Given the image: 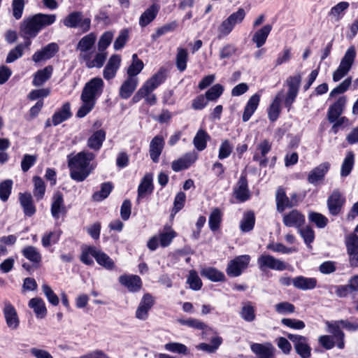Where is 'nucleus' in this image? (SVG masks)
I'll list each match as a JSON object with an SVG mask.
<instances>
[{
  "instance_id": "13",
  "label": "nucleus",
  "mask_w": 358,
  "mask_h": 358,
  "mask_svg": "<svg viewBox=\"0 0 358 358\" xmlns=\"http://www.w3.org/2000/svg\"><path fill=\"white\" fill-rule=\"evenodd\" d=\"M154 298L148 293L143 295L136 310L137 319L145 321L148 319L149 310L154 305Z\"/></svg>"
},
{
  "instance_id": "21",
  "label": "nucleus",
  "mask_w": 358,
  "mask_h": 358,
  "mask_svg": "<svg viewBox=\"0 0 358 358\" xmlns=\"http://www.w3.org/2000/svg\"><path fill=\"white\" fill-rule=\"evenodd\" d=\"M119 282L131 292H136L139 291L142 287V282L140 277L136 275H120L119 278Z\"/></svg>"
},
{
  "instance_id": "63",
  "label": "nucleus",
  "mask_w": 358,
  "mask_h": 358,
  "mask_svg": "<svg viewBox=\"0 0 358 358\" xmlns=\"http://www.w3.org/2000/svg\"><path fill=\"white\" fill-rule=\"evenodd\" d=\"M24 6V0H13L11 7L13 11V16L15 20H20L22 17Z\"/></svg>"
},
{
  "instance_id": "55",
  "label": "nucleus",
  "mask_w": 358,
  "mask_h": 358,
  "mask_svg": "<svg viewBox=\"0 0 358 358\" xmlns=\"http://www.w3.org/2000/svg\"><path fill=\"white\" fill-rule=\"evenodd\" d=\"M113 189V186L110 182H105L101 185V189L95 192L92 195V199L95 201H101L110 194Z\"/></svg>"
},
{
  "instance_id": "42",
  "label": "nucleus",
  "mask_w": 358,
  "mask_h": 358,
  "mask_svg": "<svg viewBox=\"0 0 358 358\" xmlns=\"http://www.w3.org/2000/svg\"><path fill=\"white\" fill-rule=\"evenodd\" d=\"M210 139V136L203 129H200L196 134L193 139V144L199 151L203 150L207 146V142Z\"/></svg>"
},
{
  "instance_id": "27",
  "label": "nucleus",
  "mask_w": 358,
  "mask_h": 358,
  "mask_svg": "<svg viewBox=\"0 0 358 358\" xmlns=\"http://www.w3.org/2000/svg\"><path fill=\"white\" fill-rule=\"evenodd\" d=\"M66 213L63 196L60 192H56L52 196L51 214L55 219H59L60 215Z\"/></svg>"
},
{
  "instance_id": "48",
  "label": "nucleus",
  "mask_w": 358,
  "mask_h": 358,
  "mask_svg": "<svg viewBox=\"0 0 358 358\" xmlns=\"http://www.w3.org/2000/svg\"><path fill=\"white\" fill-rule=\"evenodd\" d=\"M222 217V213L219 208L213 209L208 219L209 227L212 231H216L220 228Z\"/></svg>"
},
{
  "instance_id": "60",
  "label": "nucleus",
  "mask_w": 358,
  "mask_h": 358,
  "mask_svg": "<svg viewBox=\"0 0 358 358\" xmlns=\"http://www.w3.org/2000/svg\"><path fill=\"white\" fill-rule=\"evenodd\" d=\"M326 324L328 327L327 331L332 334L333 336L337 338L339 337H345V334L341 330V324L340 320L326 322Z\"/></svg>"
},
{
  "instance_id": "47",
  "label": "nucleus",
  "mask_w": 358,
  "mask_h": 358,
  "mask_svg": "<svg viewBox=\"0 0 358 358\" xmlns=\"http://www.w3.org/2000/svg\"><path fill=\"white\" fill-rule=\"evenodd\" d=\"M94 255H96L95 259L100 266L108 270L115 268V262L107 254L97 249Z\"/></svg>"
},
{
  "instance_id": "46",
  "label": "nucleus",
  "mask_w": 358,
  "mask_h": 358,
  "mask_svg": "<svg viewBox=\"0 0 358 358\" xmlns=\"http://www.w3.org/2000/svg\"><path fill=\"white\" fill-rule=\"evenodd\" d=\"M176 236V233L171 227H164L162 232L159 235L160 245L164 248L169 246Z\"/></svg>"
},
{
  "instance_id": "50",
  "label": "nucleus",
  "mask_w": 358,
  "mask_h": 358,
  "mask_svg": "<svg viewBox=\"0 0 358 358\" xmlns=\"http://www.w3.org/2000/svg\"><path fill=\"white\" fill-rule=\"evenodd\" d=\"M354 159H355V155H354L353 152H348L346 157H345V158L342 164V166H341V176L345 177V176H348L350 173V172L353 168V165H354Z\"/></svg>"
},
{
  "instance_id": "54",
  "label": "nucleus",
  "mask_w": 358,
  "mask_h": 358,
  "mask_svg": "<svg viewBox=\"0 0 358 358\" xmlns=\"http://www.w3.org/2000/svg\"><path fill=\"white\" fill-rule=\"evenodd\" d=\"M61 231L59 230L50 231L44 234L41 239L42 245L44 248L49 247L51 244H55L59 239Z\"/></svg>"
},
{
  "instance_id": "61",
  "label": "nucleus",
  "mask_w": 358,
  "mask_h": 358,
  "mask_svg": "<svg viewBox=\"0 0 358 358\" xmlns=\"http://www.w3.org/2000/svg\"><path fill=\"white\" fill-rule=\"evenodd\" d=\"M152 178L149 176L144 177L138 189V196L143 197L147 193L152 192Z\"/></svg>"
},
{
  "instance_id": "44",
  "label": "nucleus",
  "mask_w": 358,
  "mask_h": 358,
  "mask_svg": "<svg viewBox=\"0 0 358 358\" xmlns=\"http://www.w3.org/2000/svg\"><path fill=\"white\" fill-rule=\"evenodd\" d=\"M144 67L143 62L138 59L136 54L132 55L131 64L127 69V73L129 78H137L136 76L141 73Z\"/></svg>"
},
{
  "instance_id": "64",
  "label": "nucleus",
  "mask_w": 358,
  "mask_h": 358,
  "mask_svg": "<svg viewBox=\"0 0 358 358\" xmlns=\"http://www.w3.org/2000/svg\"><path fill=\"white\" fill-rule=\"evenodd\" d=\"M187 282L189 285L190 288L194 290H199L202 286V282L200 278L194 270L189 271Z\"/></svg>"
},
{
  "instance_id": "34",
  "label": "nucleus",
  "mask_w": 358,
  "mask_h": 358,
  "mask_svg": "<svg viewBox=\"0 0 358 358\" xmlns=\"http://www.w3.org/2000/svg\"><path fill=\"white\" fill-rule=\"evenodd\" d=\"M29 307L33 310L38 318H44L47 315V308L44 301L39 298L35 297L29 301Z\"/></svg>"
},
{
  "instance_id": "49",
  "label": "nucleus",
  "mask_w": 358,
  "mask_h": 358,
  "mask_svg": "<svg viewBox=\"0 0 358 358\" xmlns=\"http://www.w3.org/2000/svg\"><path fill=\"white\" fill-rule=\"evenodd\" d=\"M255 222V215L249 211L244 214V216L240 223V229L243 232H248L254 227Z\"/></svg>"
},
{
  "instance_id": "37",
  "label": "nucleus",
  "mask_w": 358,
  "mask_h": 358,
  "mask_svg": "<svg viewBox=\"0 0 358 358\" xmlns=\"http://www.w3.org/2000/svg\"><path fill=\"white\" fill-rule=\"evenodd\" d=\"M238 187L235 189L236 198L241 201H245L250 198V193L248 188V182L245 176H242L238 180Z\"/></svg>"
},
{
  "instance_id": "28",
  "label": "nucleus",
  "mask_w": 358,
  "mask_h": 358,
  "mask_svg": "<svg viewBox=\"0 0 358 358\" xmlns=\"http://www.w3.org/2000/svg\"><path fill=\"white\" fill-rule=\"evenodd\" d=\"M164 145V140L161 136H156L151 141L149 152L150 157L154 162H158Z\"/></svg>"
},
{
  "instance_id": "43",
  "label": "nucleus",
  "mask_w": 358,
  "mask_h": 358,
  "mask_svg": "<svg viewBox=\"0 0 358 358\" xmlns=\"http://www.w3.org/2000/svg\"><path fill=\"white\" fill-rule=\"evenodd\" d=\"M275 200L278 212H282L285 208L293 206L292 201H289L282 188L278 189L275 194Z\"/></svg>"
},
{
  "instance_id": "9",
  "label": "nucleus",
  "mask_w": 358,
  "mask_h": 358,
  "mask_svg": "<svg viewBox=\"0 0 358 358\" xmlns=\"http://www.w3.org/2000/svg\"><path fill=\"white\" fill-rule=\"evenodd\" d=\"M257 264L261 270L270 268L282 271L287 268V264L283 261L276 259L272 255L263 254L257 259Z\"/></svg>"
},
{
  "instance_id": "26",
  "label": "nucleus",
  "mask_w": 358,
  "mask_h": 358,
  "mask_svg": "<svg viewBox=\"0 0 358 358\" xmlns=\"http://www.w3.org/2000/svg\"><path fill=\"white\" fill-rule=\"evenodd\" d=\"M121 57L120 55H114L110 57L103 70V77L106 80L113 78L120 66Z\"/></svg>"
},
{
  "instance_id": "11",
  "label": "nucleus",
  "mask_w": 358,
  "mask_h": 358,
  "mask_svg": "<svg viewBox=\"0 0 358 358\" xmlns=\"http://www.w3.org/2000/svg\"><path fill=\"white\" fill-rule=\"evenodd\" d=\"M345 203V196L338 189H334L327 201L329 213L334 216L338 215L341 213Z\"/></svg>"
},
{
  "instance_id": "5",
  "label": "nucleus",
  "mask_w": 358,
  "mask_h": 358,
  "mask_svg": "<svg viewBox=\"0 0 358 358\" xmlns=\"http://www.w3.org/2000/svg\"><path fill=\"white\" fill-rule=\"evenodd\" d=\"M356 55L355 47L351 46L346 50L338 68L333 72L332 79L334 82L341 80L349 73L355 62Z\"/></svg>"
},
{
  "instance_id": "59",
  "label": "nucleus",
  "mask_w": 358,
  "mask_h": 358,
  "mask_svg": "<svg viewBox=\"0 0 358 358\" xmlns=\"http://www.w3.org/2000/svg\"><path fill=\"white\" fill-rule=\"evenodd\" d=\"M177 322L183 326H187L190 328L195 329H204L206 325L198 319L195 318H187V319H178Z\"/></svg>"
},
{
  "instance_id": "38",
  "label": "nucleus",
  "mask_w": 358,
  "mask_h": 358,
  "mask_svg": "<svg viewBox=\"0 0 358 358\" xmlns=\"http://www.w3.org/2000/svg\"><path fill=\"white\" fill-rule=\"evenodd\" d=\"M53 69L51 66H48L43 69L38 71L34 76L33 85L34 86H41L43 85L52 76Z\"/></svg>"
},
{
  "instance_id": "56",
  "label": "nucleus",
  "mask_w": 358,
  "mask_h": 358,
  "mask_svg": "<svg viewBox=\"0 0 358 358\" xmlns=\"http://www.w3.org/2000/svg\"><path fill=\"white\" fill-rule=\"evenodd\" d=\"M308 220L313 222L318 228H324L328 223V219L323 215L316 212H310Z\"/></svg>"
},
{
  "instance_id": "16",
  "label": "nucleus",
  "mask_w": 358,
  "mask_h": 358,
  "mask_svg": "<svg viewBox=\"0 0 358 358\" xmlns=\"http://www.w3.org/2000/svg\"><path fill=\"white\" fill-rule=\"evenodd\" d=\"M252 352L257 358H273L275 349L271 343H257L250 345Z\"/></svg>"
},
{
  "instance_id": "35",
  "label": "nucleus",
  "mask_w": 358,
  "mask_h": 358,
  "mask_svg": "<svg viewBox=\"0 0 358 358\" xmlns=\"http://www.w3.org/2000/svg\"><path fill=\"white\" fill-rule=\"evenodd\" d=\"M159 9V7L157 4H152L146 9L139 18L140 26L144 27L150 23L157 16Z\"/></svg>"
},
{
  "instance_id": "2",
  "label": "nucleus",
  "mask_w": 358,
  "mask_h": 358,
  "mask_svg": "<svg viewBox=\"0 0 358 358\" xmlns=\"http://www.w3.org/2000/svg\"><path fill=\"white\" fill-rule=\"evenodd\" d=\"M55 20L54 14L38 13L27 17L20 27L21 36L26 38H34L43 28L52 24Z\"/></svg>"
},
{
  "instance_id": "52",
  "label": "nucleus",
  "mask_w": 358,
  "mask_h": 358,
  "mask_svg": "<svg viewBox=\"0 0 358 358\" xmlns=\"http://www.w3.org/2000/svg\"><path fill=\"white\" fill-rule=\"evenodd\" d=\"M188 52L187 50L181 48L177 49L176 66L180 71H184L187 68Z\"/></svg>"
},
{
  "instance_id": "19",
  "label": "nucleus",
  "mask_w": 358,
  "mask_h": 358,
  "mask_svg": "<svg viewBox=\"0 0 358 358\" xmlns=\"http://www.w3.org/2000/svg\"><path fill=\"white\" fill-rule=\"evenodd\" d=\"M282 222L288 227L299 228L305 222V217L297 210H292L283 215Z\"/></svg>"
},
{
  "instance_id": "18",
  "label": "nucleus",
  "mask_w": 358,
  "mask_h": 358,
  "mask_svg": "<svg viewBox=\"0 0 358 358\" xmlns=\"http://www.w3.org/2000/svg\"><path fill=\"white\" fill-rule=\"evenodd\" d=\"M196 159L197 154L196 152H189L173 161L171 164V168L174 171L178 172L188 169Z\"/></svg>"
},
{
  "instance_id": "62",
  "label": "nucleus",
  "mask_w": 358,
  "mask_h": 358,
  "mask_svg": "<svg viewBox=\"0 0 358 358\" xmlns=\"http://www.w3.org/2000/svg\"><path fill=\"white\" fill-rule=\"evenodd\" d=\"M233 148L234 147L229 140L223 141L219 148L218 158L224 159L229 157L232 152Z\"/></svg>"
},
{
  "instance_id": "53",
  "label": "nucleus",
  "mask_w": 358,
  "mask_h": 358,
  "mask_svg": "<svg viewBox=\"0 0 358 358\" xmlns=\"http://www.w3.org/2000/svg\"><path fill=\"white\" fill-rule=\"evenodd\" d=\"M348 7V2L341 1L331 8L329 15L335 22H338L343 17V12Z\"/></svg>"
},
{
  "instance_id": "30",
  "label": "nucleus",
  "mask_w": 358,
  "mask_h": 358,
  "mask_svg": "<svg viewBox=\"0 0 358 358\" xmlns=\"http://www.w3.org/2000/svg\"><path fill=\"white\" fill-rule=\"evenodd\" d=\"M271 30L272 25L266 24L255 32L252 41L255 43L257 48H259L265 44Z\"/></svg>"
},
{
  "instance_id": "51",
  "label": "nucleus",
  "mask_w": 358,
  "mask_h": 358,
  "mask_svg": "<svg viewBox=\"0 0 358 358\" xmlns=\"http://www.w3.org/2000/svg\"><path fill=\"white\" fill-rule=\"evenodd\" d=\"M97 248L92 246L85 247L83 248L82 254L80 255V261L86 265H92L94 261L92 257L95 259Z\"/></svg>"
},
{
  "instance_id": "10",
  "label": "nucleus",
  "mask_w": 358,
  "mask_h": 358,
  "mask_svg": "<svg viewBox=\"0 0 358 358\" xmlns=\"http://www.w3.org/2000/svg\"><path fill=\"white\" fill-rule=\"evenodd\" d=\"M288 338L293 343L296 353L301 358H310L311 348L308 343V338L305 336L289 334Z\"/></svg>"
},
{
  "instance_id": "7",
  "label": "nucleus",
  "mask_w": 358,
  "mask_h": 358,
  "mask_svg": "<svg viewBox=\"0 0 358 358\" xmlns=\"http://www.w3.org/2000/svg\"><path fill=\"white\" fill-rule=\"evenodd\" d=\"M62 22L68 28H80L85 32L90 29L91 21L89 18H85L82 13L74 11L65 17Z\"/></svg>"
},
{
  "instance_id": "3",
  "label": "nucleus",
  "mask_w": 358,
  "mask_h": 358,
  "mask_svg": "<svg viewBox=\"0 0 358 358\" xmlns=\"http://www.w3.org/2000/svg\"><path fill=\"white\" fill-rule=\"evenodd\" d=\"M94 155L88 151H83L69 159V167L72 179L78 182L83 181L90 173V162Z\"/></svg>"
},
{
  "instance_id": "4",
  "label": "nucleus",
  "mask_w": 358,
  "mask_h": 358,
  "mask_svg": "<svg viewBox=\"0 0 358 358\" xmlns=\"http://www.w3.org/2000/svg\"><path fill=\"white\" fill-rule=\"evenodd\" d=\"M165 80V74L163 71H159L151 78L147 80L139 88L137 92L132 98L134 103L140 101L145 99V102L150 106L157 103V98L152 92L157 89Z\"/></svg>"
},
{
  "instance_id": "6",
  "label": "nucleus",
  "mask_w": 358,
  "mask_h": 358,
  "mask_svg": "<svg viewBox=\"0 0 358 358\" xmlns=\"http://www.w3.org/2000/svg\"><path fill=\"white\" fill-rule=\"evenodd\" d=\"M301 82V76L299 73L289 76L286 80V83L288 86V90L285 96L284 103L288 111L290 110L292 105L297 96Z\"/></svg>"
},
{
  "instance_id": "57",
  "label": "nucleus",
  "mask_w": 358,
  "mask_h": 358,
  "mask_svg": "<svg viewBox=\"0 0 358 358\" xmlns=\"http://www.w3.org/2000/svg\"><path fill=\"white\" fill-rule=\"evenodd\" d=\"M33 181L34 183V196L38 199L40 200L43 199L45 192V185L43 182V180L41 179V178L38 176H34L33 178Z\"/></svg>"
},
{
  "instance_id": "14",
  "label": "nucleus",
  "mask_w": 358,
  "mask_h": 358,
  "mask_svg": "<svg viewBox=\"0 0 358 358\" xmlns=\"http://www.w3.org/2000/svg\"><path fill=\"white\" fill-rule=\"evenodd\" d=\"M96 35L90 33L83 36L77 45V50L80 52L79 57L80 59L86 57V56L93 51L94 43L96 41Z\"/></svg>"
},
{
  "instance_id": "17",
  "label": "nucleus",
  "mask_w": 358,
  "mask_h": 358,
  "mask_svg": "<svg viewBox=\"0 0 358 358\" xmlns=\"http://www.w3.org/2000/svg\"><path fill=\"white\" fill-rule=\"evenodd\" d=\"M58 50V45L55 43H50L40 50L36 52L32 56V60L35 63L48 60L53 57Z\"/></svg>"
},
{
  "instance_id": "23",
  "label": "nucleus",
  "mask_w": 358,
  "mask_h": 358,
  "mask_svg": "<svg viewBox=\"0 0 358 358\" xmlns=\"http://www.w3.org/2000/svg\"><path fill=\"white\" fill-rule=\"evenodd\" d=\"M330 168L329 162H324L313 169L308 174V180L310 183L315 185L324 178L325 174Z\"/></svg>"
},
{
  "instance_id": "40",
  "label": "nucleus",
  "mask_w": 358,
  "mask_h": 358,
  "mask_svg": "<svg viewBox=\"0 0 358 358\" xmlns=\"http://www.w3.org/2000/svg\"><path fill=\"white\" fill-rule=\"evenodd\" d=\"M222 343V338L220 336H216L211 338L210 344L202 343L197 345L196 348L199 350H202L211 354L215 352Z\"/></svg>"
},
{
  "instance_id": "29",
  "label": "nucleus",
  "mask_w": 358,
  "mask_h": 358,
  "mask_svg": "<svg viewBox=\"0 0 358 358\" xmlns=\"http://www.w3.org/2000/svg\"><path fill=\"white\" fill-rule=\"evenodd\" d=\"M138 84V78H129L123 82L120 89V96L122 99H127L135 91Z\"/></svg>"
},
{
  "instance_id": "45",
  "label": "nucleus",
  "mask_w": 358,
  "mask_h": 358,
  "mask_svg": "<svg viewBox=\"0 0 358 358\" xmlns=\"http://www.w3.org/2000/svg\"><path fill=\"white\" fill-rule=\"evenodd\" d=\"M201 275L213 282H221L224 280V273L213 267L202 268Z\"/></svg>"
},
{
  "instance_id": "41",
  "label": "nucleus",
  "mask_w": 358,
  "mask_h": 358,
  "mask_svg": "<svg viewBox=\"0 0 358 358\" xmlns=\"http://www.w3.org/2000/svg\"><path fill=\"white\" fill-rule=\"evenodd\" d=\"M71 115L70 104L64 103L62 108L56 112L52 117V124L56 126L69 119Z\"/></svg>"
},
{
  "instance_id": "15",
  "label": "nucleus",
  "mask_w": 358,
  "mask_h": 358,
  "mask_svg": "<svg viewBox=\"0 0 358 358\" xmlns=\"http://www.w3.org/2000/svg\"><path fill=\"white\" fill-rule=\"evenodd\" d=\"M345 245L349 255L350 264L355 266L358 263V237L356 234H350L346 237Z\"/></svg>"
},
{
  "instance_id": "1",
  "label": "nucleus",
  "mask_w": 358,
  "mask_h": 358,
  "mask_svg": "<svg viewBox=\"0 0 358 358\" xmlns=\"http://www.w3.org/2000/svg\"><path fill=\"white\" fill-rule=\"evenodd\" d=\"M103 81L100 78H94L85 84L80 95L82 106L78 110L77 117H84L94 108L96 99L103 92Z\"/></svg>"
},
{
  "instance_id": "36",
  "label": "nucleus",
  "mask_w": 358,
  "mask_h": 358,
  "mask_svg": "<svg viewBox=\"0 0 358 358\" xmlns=\"http://www.w3.org/2000/svg\"><path fill=\"white\" fill-rule=\"evenodd\" d=\"M293 285L302 290L313 289L317 285V280L314 278L298 276L294 278Z\"/></svg>"
},
{
  "instance_id": "33",
  "label": "nucleus",
  "mask_w": 358,
  "mask_h": 358,
  "mask_svg": "<svg viewBox=\"0 0 358 358\" xmlns=\"http://www.w3.org/2000/svg\"><path fill=\"white\" fill-rule=\"evenodd\" d=\"M19 199L24 215L28 217L32 216L36 212V208L31 195L29 193H20Z\"/></svg>"
},
{
  "instance_id": "25",
  "label": "nucleus",
  "mask_w": 358,
  "mask_h": 358,
  "mask_svg": "<svg viewBox=\"0 0 358 358\" xmlns=\"http://www.w3.org/2000/svg\"><path fill=\"white\" fill-rule=\"evenodd\" d=\"M284 96L283 91L278 92L269 106L267 110L268 117L271 122H274L278 118L281 111L282 99Z\"/></svg>"
},
{
  "instance_id": "12",
  "label": "nucleus",
  "mask_w": 358,
  "mask_h": 358,
  "mask_svg": "<svg viewBox=\"0 0 358 358\" xmlns=\"http://www.w3.org/2000/svg\"><path fill=\"white\" fill-rule=\"evenodd\" d=\"M3 313L7 326L12 330L17 329L20 324V320L15 307L8 301H3Z\"/></svg>"
},
{
  "instance_id": "20",
  "label": "nucleus",
  "mask_w": 358,
  "mask_h": 358,
  "mask_svg": "<svg viewBox=\"0 0 358 358\" xmlns=\"http://www.w3.org/2000/svg\"><path fill=\"white\" fill-rule=\"evenodd\" d=\"M107 57V53L103 51H99L93 55V52L82 59L85 66L89 69L101 68L103 66Z\"/></svg>"
},
{
  "instance_id": "58",
  "label": "nucleus",
  "mask_w": 358,
  "mask_h": 358,
  "mask_svg": "<svg viewBox=\"0 0 358 358\" xmlns=\"http://www.w3.org/2000/svg\"><path fill=\"white\" fill-rule=\"evenodd\" d=\"M164 349L166 351L173 353L187 355L188 352L187 347L185 345L177 342H170L166 343L164 345Z\"/></svg>"
},
{
  "instance_id": "32",
  "label": "nucleus",
  "mask_w": 358,
  "mask_h": 358,
  "mask_svg": "<svg viewBox=\"0 0 358 358\" xmlns=\"http://www.w3.org/2000/svg\"><path fill=\"white\" fill-rule=\"evenodd\" d=\"M260 95L258 94H253L248 100L243 114V121L247 122L250 120L255 111L257 110L259 103Z\"/></svg>"
},
{
  "instance_id": "31",
  "label": "nucleus",
  "mask_w": 358,
  "mask_h": 358,
  "mask_svg": "<svg viewBox=\"0 0 358 358\" xmlns=\"http://www.w3.org/2000/svg\"><path fill=\"white\" fill-rule=\"evenodd\" d=\"M106 139V131L103 129H99L94 131L87 139V146L95 151H98L102 146L103 141Z\"/></svg>"
},
{
  "instance_id": "22",
  "label": "nucleus",
  "mask_w": 358,
  "mask_h": 358,
  "mask_svg": "<svg viewBox=\"0 0 358 358\" xmlns=\"http://www.w3.org/2000/svg\"><path fill=\"white\" fill-rule=\"evenodd\" d=\"M271 149V144L268 141L264 140L258 144L257 150L253 156V160L258 162L260 166H266L268 164V159L266 157L267 153Z\"/></svg>"
},
{
  "instance_id": "8",
  "label": "nucleus",
  "mask_w": 358,
  "mask_h": 358,
  "mask_svg": "<svg viewBox=\"0 0 358 358\" xmlns=\"http://www.w3.org/2000/svg\"><path fill=\"white\" fill-rule=\"evenodd\" d=\"M250 261V257L248 255H240L231 260L227 268V273L231 277L239 276L245 270Z\"/></svg>"
},
{
  "instance_id": "39",
  "label": "nucleus",
  "mask_w": 358,
  "mask_h": 358,
  "mask_svg": "<svg viewBox=\"0 0 358 358\" xmlns=\"http://www.w3.org/2000/svg\"><path fill=\"white\" fill-rule=\"evenodd\" d=\"M22 254L27 259L35 264H39L42 260L40 252L32 245L24 247L22 250Z\"/></svg>"
},
{
  "instance_id": "24",
  "label": "nucleus",
  "mask_w": 358,
  "mask_h": 358,
  "mask_svg": "<svg viewBox=\"0 0 358 358\" xmlns=\"http://www.w3.org/2000/svg\"><path fill=\"white\" fill-rule=\"evenodd\" d=\"M347 102L345 96H343L331 105L328 110V120L330 122H335L342 114Z\"/></svg>"
}]
</instances>
